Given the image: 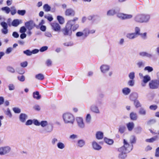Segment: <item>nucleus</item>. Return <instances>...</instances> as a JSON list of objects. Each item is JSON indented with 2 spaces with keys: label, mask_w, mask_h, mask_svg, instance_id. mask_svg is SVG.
I'll use <instances>...</instances> for the list:
<instances>
[{
  "label": "nucleus",
  "mask_w": 159,
  "mask_h": 159,
  "mask_svg": "<svg viewBox=\"0 0 159 159\" xmlns=\"http://www.w3.org/2000/svg\"><path fill=\"white\" fill-rule=\"evenodd\" d=\"M77 17H74L72 20H68L65 26L62 30V32L65 36H71L72 31H75L79 28V25L75 24V22L78 20Z\"/></svg>",
  "instance_id": "obj_1"
},
{
  "label": "nucleus",
  "mask_w": 159,
  "mask_h": 159,
  "mask_svg": "<svg viewBox=\"0 0 159 159\" xmlns=\"http://www.w3.org/2000/svg\"><path fill=\"white\" fill-rule=\"evenodd\" d=\"M62 119L65 124L73 125L75 122V117L73 114L69 112L63 113Z\"/></svg>",
  "instance_id": "obj_2"
},
{
  "label": "nucleus",
  "mask_w": 159,
  "mask_h": 159,
  "mask_svg": "<svg viewBox=\"0 0 159 159\" xmlns=\"http://www.w3.org/2000/svg\"><path fill=\"white\" fill-rule=\"evenodd\" d=\"M48 122L47 120H42L40 122V125L44 128V132L45 133H50L53 130V126L52 125L48 126Z\"/></svg>",
  "instance_id": "obj_3"
},
{
  "label": "nucleus",
  "mask_w": 159,
  "mask_h": 159,
  "mask_svg": "<svg viewBox=\"0 0 159 159\" xmlns=\"http://www.w3.org/2000/svg\"><path fill=\"white\" fill-rule=\"evenodd\" d=\"M76 120L79 128L82 129L84 128L85 124L82 117H76Z\"/></svg>",
  "instance_id": "obj_4"
},
{
  "label": "nucleus",
  "mask_w": 159,
  "mask_h": 159,
  "mask_svg": "<svg viewBox=\"0 0 159 159\" xmlns=\"http://www.w3.org/2000/svg\"><path fill=\"white\" fill-rule=\"evenodd\" d=\"M52 29L54 31L59 32L61 30V26L56 22H53L50 23Z\"/></svg>",
  "instance_id": "obj_5"
},
{
  "label": "nucleus",
  "mask_w": 159,
  "mask_h": 159,
  "mask_svg": "<svg viewBox=\"0 0 159 159\" xmlns=\"http://www.w3.org/2000/svg\"><path fill=\"white\" fill-rule=\"evenodd\" d=\"M149 85L151 89H157L159 86V81L157 80H152L149 83Z\"/></svg>",
  "instance_id": "obj_6"
},
{
  "label": "nucleus",
  "mask_w": 159,
  "mask_h": 159,
  "mask_svg": "<svg viewBox=\"0 0 159 159\" xmlns=\"http://www.w3.org/2000/svg\"><path fill=\"white\" fill-rule=\"evenodd\" d=\"M10 147L8 146L0 148V155H4L8 153L11 151Z\"/></svg>",
  "instance_id": "obj_7"
},
{
  "label": "nucleus",
  "mask_w": 159,
  "mask_h": 159,
  "mask_svg": "<svg viewBox=\"0 0 159 159\" xmlns=\"http://www.w3.org/2000/svg\"><path fill=\"white\" fill-rule=\"evenodd\" d=\"M117 16V17L122 20L130 19L133 17L131 14H124L121 13H118Z\"/></svg>",
  "instance_id": "obj_8"
},
{
  "label": "nucleus",
  "mask_w": 159,
  "mask_h": 159,
  "mask_svg": "<svg viewBox=\"0 0 159 159\" xmlns=\"http://www.w3.org/2000/svg\"><path fill=\"white\" fill-rule=\"evenodd\" d=\"M0 25L2 27V28L1 30L2 33L4 34H7L8 33L7 24L5 22L2 21L0 23Z\"/></svg>",
  "instance_id": "obj_9"
},
{
  "label": "nucleus",
  "mask_w": 159,
  "mask_h": 159,
  "mask_svg": "<svg viewBox=\"0 0 159 159\" xmlns=\"http://www.w3.org/2000/svg\"><path fill=\"white\" fill-rule=\"evenodd\" d=\"M110 68V66L106 64H103L100 66V69L102 73L105 74L109 71Z\"/></svg>",
  "instance_id": "obj_10"
},
{
  "label": "nucleus",
  "mask_w": 159,
  "mask_h": 159,
  "mask_svg": "<svg viewBox=\"0 0 159 159\" xmlns=\"http://www.w3.org/2000/svg\"><path fill=\"white\" fill-rule=\"evenodd\" d=\"M123 147L128 152H129L132 149V145H129L125 139L123 140Z\"/></svg>",
  "instance_id": "obj_11"
},
{
  "label": "nucleus",
  "mask_w": 159,
  "mask_h": 159,
  "mask_svg": "<svg viewBox=\"0 0 159 159\" xmlns=\"http://www.w3.org/2000/svg\"><path fill=\"white\" fill-rule=\"evenodd\" d=\"M150 16L148 14L142 13V23H147L150 19Z\"/></svg>",
  "instance_id": "obj_12"
},
{
  "label": "nucleus",
  "mask_w": 159,
  "mask_h": 159,
  "mask_svg": "<svg viewBox=\"0 0 159 159\" xmlns=\"http://www.w3.org/2000/svg\"><path fill=\"white\" fill-rule=\"evenodd\" d=\"M75 11L71 8H68L65 11V14L66 16H74L75 15Z\"/></svg>",
  "instance_id": "obj_13"
},
{
  "label": "nucleus",
  "mask_w": 159,
  "mask_h": 159,
  "mask_svg": "<svg viewBox=\"0 0 159 159\" xmlns=\"http://www.w3.org/2000/svg\"><path fill=\"white\" fill-rule=\"evenodd\" d=\"M25 25L27 28L29 30H32L35 26V24L32 20L26 22Z\"/></svg>",
  "instance_id": "obj_14"
},
{
  "label": "nucleus",
  "mask_w": 159,
  "mask_h": 159,
  "mask_svg": "<svg viewBox=\"0 0 159 159\" xmlns=\"http://www.w3.org/2000/svg\"><path fill=\"white\" fill-rule=\"evenodd\" d=\"M90 110L93 112L96 113H100V111L98 107L95 104L92 105L90 107Z\"/></svg>",
  "instance_id": "obj_15"
},
{
  "label": "nucleus",
  "mask_w": 159,
  "mask_h": 159,
  "mask_svg": "<svg viewBox=\"0 0 159 159\" xmlns=\"http://www.w3.org/2000/svg\"><path fill=\"white\" fill-rule=\"evenodd\" d=\"M19 120L22 123H25L28 118V116L25 113H21L19 116Z\"/></svg>",
  "instance_id": "obj_16"
},
{
  "label": "nucleus",
  "mask_w": 159,
  "mask_h": 159,
  "mask_svg": "<svg viewBox=\"0 0 159 159\" xmlns=\"http://www.w3.org/2000/svg\"><path fill=\"white\" fill-rule=\"evenodd\" d=\"M151 80V77L150 76L148 75H146L143 77V83L142 84V85L144 87L146 85V84L149 81Z\"/></svg>",
  "instance_id": "obj_17"
},
{
  "label": "nucleus",
  "mask_w": 159,
  "mask_h": 159,
  "mask_svg": "<svg viewBox=\"0 0 159 159\" xmlns=\"http://www.w3.org/2000/svg\"><path fill=\"white\" fill-rule=\"evenodd\" d=\"M134 21L137 23H142V13L136 15L134 18Z\"/></svg>",
  "instance_id": "obj_18"
},
{
  "label": "nucleus",
  "mask_w": 159,
  "mask_h": 159,
  "mask_svg": "<svg viewBox=\"0 0 159 159\" xmlns=\"http://www.w3.org/2000/svg\"><path fill=\"white\" fill-rule=\"evenodd\" d=\"M85 141L84 139H79L77 141L76 146L78 148H81L85 145Z\"/></svg>",
  "instance_id": "obj_19"
},
{
  "label": "nucleus",
  "mask_w": 159,
  "mask_h": 159,
  "mask_svg": "<svg viewBox=\"0 0 159 159\" xmlns=\"http://www.w3.org/2000/svg\"><path fill=\"white\" fill-rule=\"evenodd\" d=\"M138 94L137 93H132L129 96V99L130 100L134 101L137 100L138 98Z\"/></svg>",
  "instance_id": "obj_20"
},
{
  "label": "nucleus",
  "mask_w": 159,
  "mask_h": 159,
  "mask_svg": "<svg viewBox=\"0 0 159 159\" xmlns=\"http://www.w3.org/2000/svg\"><path fill=\"white\" fill-rule=\"evenodd\" d=\"M126 126L129 131H131L134 127V124L133 122H129L126 124Z\"/></svg>",
  "instance_id": "obj_21"
},
{
  "label": "nucleus",
  "mask_w": 159,
  "mask_h": 159,
  "mask_svg": "<svg viewBox=\"0 0 159 159\" xmlns=\"http://www.w3.org/2000/svg\"><path fill=\"white\" fill-rule=\"evenodd\" d=\"M139 55L141 57H145L149 58L152 57V55L151 54L144 52H140L139 53Z\"/></svg>",
  "instance_id": "obj_22"
},
{
  "label": "nucleus",
  "mask_w": 159,
  "mask_h": 159,
  "mask_svg": "<svg viewBox=\"0 0 159 159\" xmlns=\"http://www.w3.org/2000/svg\"><path fill=\"white\" fill-rule=\"evenodd\" d=\"M122 92L124 95H128L130 93L131 89L128 87H125L122 89Z\"/></svg>",
  "instance_id": "obj_23"
},
{
  "label": "nucleus",
  "mask_w": 159,
  "mask_h": 159,
  "mask_svg": "<svg viewBox=\"0 0 159 159\" xmlns=\"http://www.w3.org/2000/svg\"><path fill=\"white\" fill-rule=\"evenodd\" d=\"M126 37L129 39H133L138 36L134 34V33H128L126 35Z\"/></svg>",
  "instance_id": "obj_24"
},
{
  "label": "nucleus",
  "mask_w": 159,
  "mask_h": 159,
  "mask_svg": "<svg viewBox=\"0 0 159 159\" xmlns=\"http://www.w3.org/2000/svg\"><path fill=\"white\" fill-rule=\"evenodd\" d=\"M92 146L93 149L96 150H99L101 149L102 147L95 141H93L92 143Z\"/></svg>",
  "instance_id": "obj_25"
},
{
  "label": "nucleus",
  "mask_w": 159,
  "mask_h": 159,
  "mask_svg": "<svg viewBox=\"0 0 159 159\" xmlns=\"http://www.w3.org/2000/svg\"><path fill=\"white\" fill-rule=\"evenodd\" d=\"M57 148L61 150H63L65 148V144L62 142L58 141L57 144Z\"/></svg>",
  "instance_id": "obj_26"
},
{
  "label": "nucleus",
  "mask_w": 159,
  "mask_h": 159,
  "mask_svg": "<svg viewBox=\"0 0 159 159\" xmlns=\"http://www.w3.org/2000/svg\"><path fill=\"white\" fill-rule=\"evenodd\" d=\"M129 116L131 120H136L138 118L136 113L134 112H132L130 113Z\"/></svg>",
  "instance_id": "obj_27"
},
{
  "label": "nucleus",
  "mask_w": 159,
  "mask_h": 159,
  "mask_svg": "<svg viewBox=\"0 0 159 159\" xmlns=\"http://www.w3.org/2000/svg\"><path fill=\"white\" fill-rule=\"evenodd\" d=\"M96 137L98 139H101L103 138V134L102 132L97 131L96 134Z\"/></svg>",
  "instance_id": "obj_28"
},
{
  "label": "nucleus",
  "mask_w": 159,
  "mask_h": 159,
  "mask_svg": "<svg viewBox=\"0 0 159 159\" xmlns=\"http://www.w3.org/2000/svg\"><path fill=\"white\" fill-rule=\"evenodd\" d=\"M1 10L3 12L6 14H8L11 11L10 8L8 7H2Z\"/></svg>",
  "instance_id": "obj_29"
},
{
  "label": "nucleus",
  "mask_w": 159,
  "mask_h": 159,
  "mask_svg": "<svg viewBox=\"0 0 159 159\" xmlns=\"http://www.w3.org/2000/svg\"><path fill=\"white\" fill-rule=\"evenodd\" d=\"M116 13V10L115 9L113 8L108 10L107 12V15L108 16H113Z\"/></svg>",
  "instance_id": "obj_30"
},
{
  "label": "nucleus",
  "mask_w": 159,
  "mask_h": 159,
  "mask_svg": "<svg viewBox=\"0 0 159 159\" xmlns=\"http://www.w3.org/2000/svg\"><path fill=\"white\" fill-rule=\"evenodd\" d=\"M138 113L139 115L142 116H145L147 114L146 109L143 107H141L139 109Z\"/></svg>",
  "instance_id": "obj_31"
},
{
  "label": "nucleus",
  "mask_w": 159,
  "mask_h": 159,
  "mask_svg": "<svg viewBox=\"0 0 159 159\" xmlns=\"http://www.w3.org/2000/svg\"><path fill=\"white\" fill-rule=\"evenodd\" d=\"M126 127L125 125H120L118 128L119 132L121 134H123L125 131Z\"/></svg>",
  "instance_id": "obj_32"
},
{
  "label": "nucleus",
  "mask_w": 159,
  "mask_h": 159,
  "mask_svg": "<svg viewBox=\"0 0 159 159\" xmlns=\"http://www.w3.org/2000/svg\"><path fill=\"white\" fill-rule=\"evenodd\" d=\"M85 120L87 123L89 124L91 123L92 120V117L90 114H87L85 118Z\"/></svg>",
  "instance_id": "obj_33"
},
{
  "label": "nucleus",
  "mask_w": 159,
  "mask_h": 159,
  "mask_svg": "<svg viewBox=\"0 0 159 159\" xmlns=\"http://www.w3.org/2000/svg\"><path fill=\"white\" fill-rule=\"evenodd\" d=\"M98 18V16L96 15H93L89 16L88 17V19L89 20H93V21Z\"/></svg>",
  "instance_id": "obj_34"
},
{
  "label": "nucleus",
  "mask_w": 159,
  "mask_h": 159,
  "mask_svg": "<svg viewBox=\"0 0 159 159\" xmlns=\"http://www.w3.org/2000/svg\"><path fill=\"white\" fill-rule=\"evenodd\" d=\"M158 138L157 136H155L150 139H147L145 140V141L149 143H152L156 140Z\"/></svg>",
  "instance_id": "obj_35"
},
{
  "label": "nucleus",
  "mask_w": 159,
  "mask_h": 159,
  "mask_svg": "<svg viewBox=\"0 0 159 159\" xmlns=\"http://www.w3.org/2000/svg\"><path fill=\"white\" fill-rule=\"evenodd\" d=\"M35 78L38 80H42L44 79V76L43 74L40 73L36 75Z\"/></svg>",
  "instance_id": "obj_36"
},
{
  "label": "nucleus",
  "mask_w": 159,
  "mask_h": 159,
  "mask_svg": "<svg viewBox=\"0 0 159 159\" xmlns=\"http://www.w3.org/2000/svg\"><path fill=\"white\" fill-rule=\"evenodd\" d=\"M134 104L136 108L141 107L142 105L140 102L138 100H135L134 101Z\"/></svg>",
  "instance_id": "obj_37"
},
{
  "label": "nucleus",
  "mask_w": 159,
  "mask_h": 159,
  "mask_svg": "<svg viewBox=\"0 0 159 159\" xmlns=\"http://www.w3.org/2000/svg\"><path fill=\"white\" fill-rule=\"evenodd\" d=\"M126 153L125 152H118V158L121 159H125L126 157Z\"/></svg>",
  "instance_id": "obj_38"
},
{
  "label": "nucleus",
  "mask_w": 159,
  "mask_h": 159,
  "mask_svg": "<svg viewBox=\"0 0 159 159\" xmlns=\"http://www.w3.org/2000/svg\"><path fill=\"white\" fill-rule=\"evenodd\" d=\"M57 19L58 22L61 24H63L65 22V20L64 18L61 16H57Z\"/></svg>",
  "instance_id": "obj_39"
},
{
  "label": "nucleus",
  "mask_w": 159,
  "mask_h": 159,
  "mask_svg": "<svg viewBox=\"0 0 159 159\" xmlns=\"http://www.w3.org/2000/svg\"><path fill=\"white\" fill-rule=\"evenodd\" d=\"M84 37L86 38L89 34V29L88 28H85L83 30Z\"/></svg>",
  "instance_id": "obj_40"
},
{
  "label": "nucleus",
  "mask_w": 159,
  "mask_h": 159,
  "mask_svg": "<svg viewBox=\"0 0 159 159\" xmlns=\"http://www.w3.org/2000/svg\"><path fill=\"white\" fill-rule=\"evenodd\" d=\"M134 30L135 31L134 34L138 36L141 33L140 28L139 27L136 26L135 27Z\"/></svg>",
  "instance_id": "obj_41"
},
{
  "label": "nucleus",
  "mask_w": 159,
  "mask_h": 159,
  "mask_svg": "<svg viewBox=\"0 0 159 159\" xmlns=\"http://www.w3.org/2000/svg\"><path fill=\"white\" fill-rule=\"evenodd\" d=\"M33 96L34 98L37 100H39L41 98V96L39 94L38 92H34L33 93Z\"/></svg>",
  "instance_id": "obj_42"
},
{
  "label": "nucleus",
  "mask_w": 159,
  "mask_h": 159,
  "mask_svg": "<svg viewBox=\"0 0 159 159\" xmlns=\"http://www.w3.org/2000/svg\"><path fill=\"white\" fill-rule=\"evenodd\" d=\"M20 24L19 20L18 19H15L12 22V25L15 27L17 26Z\"/></svg>",
  "instance_id": "obj_43"
},
{
  "label": "nucleus",
  "mask_w": 159,
  "mask_h": 159,
  "mask_svg": "<svg viewBox=\"0 0 159 159\" xmlns=\"http://www.w3.org/2000/svg\"><path fill=\"white\" fill-rule=\"evenodd\" d=\"M43 9L45 11L48 12L51 10L50 7L48 4H45L43 6Z\"/></svg>",
  "instance_id": "obj_44"
},
{
  "label": "nucleus",
  "mask_w": 159,
  "mask_h": 159,
  "mask_svg": "<svg viewBox=\"0 0 159 159\" xmlns=\"http://www.w3.org/2000/svg\"><path fill=\"white\" fill-rule=\"evenodd\" d=\"M104 141L107 143L109 145H111L113 143V140L107 138H104Z\"/></svg>",
  "instance_id": "obj_45"
},
{
  "label": "nucleus",
  "mask_w": 159,
  "mask_h": 159,
  "mask_svg": "<svg viewBox=\"0 0 159 159\" xmlns=\"http://www.w3.org/2000/svg\"><path fill=\"white\" fill-rule=\"evenodd\" d=\"M11 10L10 12H11V15H15L16 13V10L15 7H11Z\"/></svg>",
  "instance_id": "obj_46"
},
{
  "label": "nucleus",
  "mask_w": 159,
  "mask_h": 159,
  "mask_svg": "<svg viewBox=\"0 0 159 159\" xmlns=\"http://www.w3.org/2000/svg\"><path fill=\"white\" fill-rule=\"evenodd\" d=\"M118 152L127 153L128 152L123 146L119 148L118 149Z\"/></svg>",
  "instance_id": "obj_47"
},
{
  "label": "nucleus",
  "mask_w": 159,
  "mask_h": 159,
  "mask_svg": "<svg viewBox=\"0 0 159 159\" xmlns=\"http://www.w3.org/2000/svg\"><path fill=\"white\" fill-rule=\"evenodd\" d=\"M135 76V73L133 71L130 72L128 74V77L130 79H134Z\"/></svg>",
  "instance_id": "obj_48"
},
{
  "label": "nucleus",
  "mask_w": 159,
  "mask_h": 159,
  "mask_svg": "<svg viewBox=\"0 0 159 159\" xmlns=\"http://www.w3.org/2000/svg\"><path fill=\"white\" fill-rule=\"evenodd\" d=\"M128 82V84L130 86L132 87L134 85V79H130Z\"/></svg>",
  "instance_id": "obj_49"
},
{
  "label": "nucleus",
  "mask_w": 159,
  "mask_h": 159,
  "mask_svg": "<svg viewBox=\"0 0 159 159\" xmlns=\"http://www.w3.org/2000/svg\"><path fill=\"white\" fill-rule=\"evenodd\" d=\"M25 10H18L17 11V13L18 14L21 16H24L26 13Z\"/></svg>",
  "instance_id": "obj_50"
},
{
  "label": "nucleus",
  "mask_w": 159,
  "mask_h": 159,
  "mask_svg": "<svg viewBox=\"0 0 159 159\" xmlns=\"http://www.w3.org/2000/svg\"><path fill=\"white\" fill-rule=\"evenodd\" d=\"M7 70L9 72L12 73H14L15 70L14 68L11 66H8L7 67Z\"/></svg>",
  "instance_id": "obj_51"
},
{
  "label": "nucleus",
  "mask_w": 159,
  "mask_h": 159,
  "mask_svg": "<svg viewBox=\"0 0 159 159\" xmlns=\"http://www.w3.org/2000/svg\"><path fill=\"white\" fill-rule=\"evenodd\" d=\"M139 35L141 36V38L143 39H146L147 38V33L146 32L140 33Z\"/></svg>",
  "instance_id": "obj_52"
},
{
  "label": "nucleus",
  "mask_w": 159,
  "mask_h": 159,
  "mask_svg": "<svg viewBox=\"0 0 159 159\" xmlns=\"http://www.w3.org/2000/svg\"><path fill=\"white\" fill-rule=\"evenodd\" d=\"M9 90L10 91L13 90L15 89L14 85L12 84H9L8 86Z\"/></svg>",
  "instance_id": "obj_53"
},
{
  "label": "nucleus",
  "mask_w": 159,
  "mask_h": 159,
  "mask_svg": "<svg viewBox=\"0 0 159 159\" xmlns=\"http://www.w3.org/2000/svg\"><path fill=\"white\" fill-rule=\"evenodd\" d=\"M144 70H147L148 72H151L153 71V68L149 66H147L145 67Z\"/></svg>",
  "instance_id": "obj_54"
},
{
  "label": "nucleus",
  "mask_w": 159,
  "mask_h": 159,
  "mask_svg": "<svg viewBox=\"0 0 159 159\" xmlns=\"http://www.w3.org/2000/svg\"><path fill=\"white\" fill-rule=\"evenodd\" d=\"M33 123L35 125L39 126L40 125V122H39L37 119H34L33 120Z\"/></svg>",
  "instance_id": "obj_55"
},
{
  "label": "nucleus",
  "mask_w": 159,
  "mask_h": 159,
  "mask_svg": "<svg viewBox=\"0 0 159 159\" xmlns=\"http://www.w3.org/2000/svg\"><path fill=\"white\" fill-rule=\"evenodd\" d=\"M23 53L27 56H30L32 55L31 51L29 50H27L23 51Z\"/></svg>",
  "instance_id": "obj_56"
},
{
  "label": "nucleus",
  "mask_w": 159,
  "mask_h": 159,
  "mask_svg": "<svg viewBox=\"0 0 159 159\" xmlns=\"http://www.w3.org/2000/svg\"><path fill=\"white\" fill-rule=\"evenodd\" d=\"M130 142L131 143H134L136 142L135 137L134 136H132L130 137Z\"/></svg>",
  "instance_id": "obj_57"
},
{
  "label": "nucleus",
  "mask_w": 159,
  "mask_h": 159,
  "mask_svg": "<svg viewBox=\"0 0 159 159\" xmlns=\"http://www.w3.org/2000/svg\"><path fill=\"white\" fill-rule=\"evenodd\" d=\"M78 135L75 134H72L69 136V138L71 139H77Z\"/></svg>",
  "instance_id": "obj_58"
},
{
  "label": "nucleus",
  "mask_w": 159,
  "mask_h": 159,
  "mask_svg": "<svg viewBox=\"0 0 159 159\" xmlns=\"http://www.w3.org/2000/svg\"><path fill=\"white\" fill-rule=\"evenodd\" d=\"M17 79L20 81L23 82L25 80V77L24 75L19 76L17 77Z\"/></svg>",
  "instance_id": "obj_59"
},
{
  "label": "nucleus",
  "mask_w": 159,
  "mask_h": 159,
  "mask_svg": "<svg viewBox=\"0 0 159 159\" xmlns=\"http://www.w3.org/2000/svg\"><path fill=\"white\" fill-rule=\"evenodd\" d=\"M76 36L77 37H84V35L83 31H79L77 32Z\"/></svg>",
  "instance_id": "obj_60"
},
{
  "label": "nucleus",
  "mask_w": 159,
  "mask_h": 159,
  "mask_svg": "<svg viewBox=\"0 0 159 159\" xmlns=\"http://www.w3.org/2000/svg\"><path fill=\"white\" fill-rule=\"evenodd\" d=\"M13 111L16 113H19L20 112V109L18 107H14L13 109Z\"/></svg>",
  "instance_id": "obj_61"
},
{
  "label": "nucleus",
  "mask_w": 159,
  "mask_h": 159,
  "mask_svg": "<svg viewBox=\"0 0 159 159\" xmlns=\"http://www.w3.org/2000/svg\"><path fill=\"white\" fill-rule=\"evenodd\" d=\"M33 122V120H28L26 121L25 122V125H31Z\"/></svg>",
  "instance_id": "obj_62"
},
{
  "label": "nucleus",
  "mask_w": 159,
  "mask_h": 159,
  "mask_svg": "<svg viewBox=\"0 0 159 159\" xmlns=\"http://www.w3.org/2000/svg\"><path fill=\"white\" fill-rule=\"evenodd\" d=\"M57 142V139L56 138H54L51 140V143L53 145H54Z\"/></svg>",
  "instance_id": "obj_63"
},
{
  "label": "nucleus",
  "mask_w": 159,
  "mask_h": 159,
  "mask_svg": "<svg viewBox=\"0 0 159 159\" xmlns=\"http://www.w3.org/2000/svg\"><path fill=\"white\" fill-rule=\"evenodd\" d=\"M46 64L48 66H51L52 64V62L51 60L49 59H48L46 61Z\"/></svg>",
  "instance_id": "obj_64"
}]
</instances>
